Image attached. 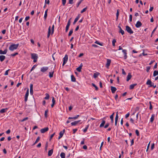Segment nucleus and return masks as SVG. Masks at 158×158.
Returning <instances> with one entry per match:
<instances>
[{
	"label": "nucleus",
	"instance_id": "50",
	"mask_svg": "<svg viewBox=\"0 0 158 158\" xmlns=\"http://www.w3.org/2000/svg\"><path fill=\"white\" fill-rule=\"evenodd\" d=\"M135 133L136 134L137 136H139V131L138 130H135Z\"/></svg>",
	"mask_w": 158,
	"mask_h": 158
},
{
	"label": "nucleus",
	"instance_id": "20",
	"mask_svg": "<svg viewBox=\"0 0 158 158\" xmlns=\"http://www.w3.org/2000/svg\"><path fill=\"white\" fill-rule=\"evenodd\" d=\"M114 113V112L110 116V118L111 120V123H114L113 117Z\"/></svg>",
	"mask_w": 158,
	"mask_h": 158
},
{
	"label": "nucleus",
	"instance_id": "61",
	"mask_svg": "<svg viewBox=\"0 0 158 158\" xmlns=\"http://www.w3.org/2000/svg\"><path fill=\"white\" fill-rule=\"evenodd\" d=\"M130 113H128L125 116V117L126 118H127L130 115Z\"/></svg>",
	"mask_w": 158,
	"mask_h": 158
},
{
	"label": "nucleus",
	"instance_id": "16",
	"mask_svg": "<svg viewBox=\"0 0 158 158\" xmlns=\"http://www.w3.org/2000/svg\"><path fill=\"white\" fill-rule=\"evenodd\" d=\"M117 89L114 87L111 86V90L113 94H114L116 91Z\"/></svg>",
	"mask_w": 158,
	"mask_h": 158
},
{
	"label": "nucleus",
	"instance_id": "27",
	"mask_svg": "<svg viewBox=\"0 0 158 158\" xmlns=\"http://www.w3.org/2000/svg\"><path fill=\"white\" fill-rule=\"evenodd\" d=\"M155 116V115L154 114H153L152 115L151 117L150 118V121L152 123L153 122V121L154 120V118Z\"/></svg>",
	"mask_w": 158,
	"mask_h": 158
},
{
	"label": "nucleus",
	"instance_id": "42",
	"mask_svg": "<svg viewBox=\"0 0 158 158\" xmlns=\"http://www.w3.org/2000/svg\"><path fill=\"white\" fill-rule=\"evenodd\" d=\"M95 44H98L100 46H102L103 45V44H102V43H100L99 42H98V41H96L95 42Z\"/></svg>",
	"mask_w": 158,
	"mask_h": 158
},
{
	"label": "nucleus",
	"instance_id": "13",
	"mask_svg": "<svg viewBox=\"0 0 158 158\" xmlns=\"http://www.w3.org/2000/svg\"><path fill=\"white\" fill-rule=\"evenodd\" d=\"M142 25V24L141 22L139 21H138L137 22L136 24H135V27L137 28H139Z\"/></svg>",
	"mask_w": 158,
	"mask_h": 158
},
{
	"label": "nucleus",
	"instance_id": "9",
	"mask_svg": "<svg viewBox=\"0 0 158 158\" xmlns=\"http://www.w3.org/2000/svg\"><path fill=\"white\" fill-rule=\"evenodd\" d=\"M70 20L69 19L67 23V26L66 27V29H65V31L66 32H67V31L68 30V29H69V27L70 25Z\"/></svg>",
	"mask_w": 158,
	"mask_h": 158
},
{
	"label": "nucleus",
	"instance_id": "44",
	"mask_svg": "<svg viewBox=\"0 0 158 158\" xmlns=\"http://www.w3.org/2000/svg\"><path fill=\"white\" fill-rule=\"evenodd\" d=\"M87 8L86 7L85 8L83 9V10L81 11V13H83V12H84L86 11V10L87 9Z\"/></svg>",
	"mask_w": 158,
	"mask_h": 158
},
{
	"label": "nucleus",
	"instance_id": "35",
	"mask_svg": "<svg viewBox=\"0 0 158 158\" xmlns=\"http://www.w3.org/2000/svg\"><path fill=\"white\" fill-rule=\"evenodd\" d=\"M40 138L39 136L37 138L35 142L33 144V145H34L35 144H36V143H37L39 141L40 139Z\"/></svg>",
	"mask_w": 158,
	"mask_h": 158
},
{
	"label": "nucleus",
	"instance_id": "22",
	"mask_svg": "<svg viewBox=\"0 0 158 158\" xmlns=\"http://www.w3.org/2000/svg\"><path fill=\"white\" fill-rule=\"evenodd\" d=\"M53 152V149H52L50 150L48 152V156H51Z\"/></svg>",
	"mask_w": 158,
	"mask_h": 158
},
{
	"label": "nucleus",
	"instance_id": "49",
	"mask_svg": "<svg viewBox=\"0 0 158 158\" xmlns=\"http://www.w3.org/2000/svg\"><path fill=\"white\" fill-rule=\"evenodd\" d=\"M10 70V69H9L7 70L5 72V73L4 74V75L6 76V75H7L8 74V72Z\"/></svg>",
	"mask_w": 158,
	"mask_h": 158
},
{
	"label": "nucleus",
	"instance_id": "11",
	"mask_svg": "<svg viewBox=\"0 0 158 158\" xmlns=\"http://www.w3.org/2000/svg\"><path fill=\"white\" fill-rule=\"evenodd\" d=\"M111 60L109 59H107V62L106 66V68H108L111 63Z\"/></svg>",
	"mask_w": 158,
	"mask_h": 158
},
{
	"label": "nucleus",
	"instance_id": "45",
	"mask_svg": "<svg viewBox=\"0 0 158 158\" xmlns=\"http://www.w3.org/2000/svg\"><path fill=\"white\" fill-rule=\"evenodd\" d=\"M118 112H117V113L116 115V116H115V121H118Z\"/></svg>",
	"mask_w": 158,
	"mask_h": 158
},
{
	"label": "nucleus",
	"instance_id": "53",
	"mask_svg": "<svg viewBox=\"0 0 158 158\" xmlns=\"http://www.w3.org/2000/svg\"><path fill=\"white\" fill-rule=\"evenodd\" d=\"M52 104H55V100L54 98L53 97H52Z\"/></svg>",
	"mask_w": 158,
	"mask_h": 158
},
{
	"label": "nucleus",
	"instance_id": "38",
	"mask_svg": "<svg viewBox=\"0 0 158 158\" xmlns=\"http://www.w3.org/2000/svg\"><path fill=\"white\" fill-rule=\"evenodd\" d=\"M48 110H46L45 111L44 113V116L45 117L47 118L48 117Z\"/></svg>",
	"mask_w": 158,
	"mask_h": 158
},
{
	"label": "nucleus",
	"instance_id": "33",
	"mask_svg": "<svg viewBox=\"0 0 158 158\" xmlns=\"http://www.w3.org/2000/svg\"><path fill=\"white\" fill-rule=\"evenodd\" d=\"M89 126V124H88L86 126V127L85 128V129L83 130V131L84 133H85Z\"/></svg>",
	"mask_w": 158,
	"mask_h": 158
},
{
	"label": "nucleus",
	"instance_id": "19",
	"mask_svg": "<svg viewBox=\"0 0 158 158\" xmlns=\"http://www.w3.org/2000/svg\"><path fill=\"white\" fill-rule=\"evenodd\" d=\"M6 57L3 55L0 56V60L1 62H2L5 59Z\"/></svg>",
	"mask_w": 158,
	"mask_h": 158
},
{
	"label": "nucleus",
	"instance_id": "14",
	"mask_svg": "<svg viewBox=\"0 0 158 158\" xmlns=\"http://www.w3.org/2000/svg\"><path fill=\"white\" fill-rule=\"evenodd\" d=\"M80 121L81 120L75 121L73 122H72L71 123V124L72 126H76Z\"/></svg>",
	"mask_w": 158,
	"mask_h": 158
},
{
	"label": "nucleus",
	"instance_id": "32",
	"mask_svg": "<svg viewBox=\"0 0 158 158\" xmlns=\"http://www.w3.org/2000/svg\"><path fill=\"white\" fill-rule=\"evenodd\" d=\"M106 121L105 120H102V123L100 125V127H103Z\"/></svg>",
	"mask_w": 158,
	"mask_h": 158
},
{
	"label": "nucleus",
	"instance_id": "34",
	"mask_svg": "<svg viewBox=\"0 0 158 158\" xmlns=\"http://www.w3.org/2000/svg\"><path fill=\"white\" fill-rule=\"evenodd\" d=\"M99 74H100V73H94V75H93V77H94V78H97V77H98V76L99 75Z\"/></svg>",
	"mask_w": 158,
	"mask_h": 158
},
{
	"label": "nucleus",
	"instance_id": "40",
	"mask_svg": "<svg viewBox=\"0 0 158 158\" xmlns=\"http://www.w3.org/2000/svg\"><path fill=\"white\" fill-rule=\"evenodd\" d=\"M73 29H72L69 32V34H68V36H70L73 33Z\"/></svg>",
	"mask_w": 158,
	"mask_h": 158
},
{
	"label": "nucleus",
	"instance_id": "41",
	"mask_svg": "<svg viewBox=\"0 0 158 158\" xmlns=\"http://www.w3.org/2000/svg\"><path fill=\"white\" fill-rule=\"evenodd\" d=\"M92 85H93V86L95 88V90H98V87L97 86H96L95 84L92 83Z\"/></svg>",
	"mask_w": 158,
	"mask_h": 158
},
{
	"label": "nucleus",
	"instance_id": "23",
	"mask_svg": "<svg viewBox=\"0 0 158 158\" xmlns=\"http://www.w3.org/2000/svg\"><path fill=\"white\" fill-rule=\"evenodd\" d=\"M137 84H131L130 85L129 88L130 89H134V87L137 85Z\"/></svg>",
	"mask_w": 158,
	"mask_h": 158
},
{
	"label": "nucleus",
	"instance_id": "39",
	"mask_svg": "<svg viewBox=\"0 0 158 158\" xmlns=\"http://www.w3.org/2000/svg\"><path fill=\"white\" fill-rule=\"evenodd\" d=\"M116 42V40L115 39H114L112 41V45L113 46H115V43Z\"/></svg>",
	"mask_w": 158,
	"mask_h": 158
},
{
	"label": "nucleus",
	"instance_id": "54",
	"mask_svg": "<svg viewBox=\"0 0 158 158\" xmlns=\"http://www.w3.org/2000/svg\"><path fill=\"white\" fill-rule=\"evenodd\" d=\"M18 54V53L16 52L14 54H12L11 55V56H16V55H17Z\"/></svg>",
	"mask_w": 158,
	"mask_h": 158
},
{
	"label": "nucleus",
	"instance_id": "48",
	"mask_svg": "<svg viewBox=\"0 0 158 158\" xmlns=\"http://www.w3.org/2000/svg\"><path fill=\"white\" fill-rule=\"evenodd\" d=\"M132 16L131 15H130L129 16V20L130 22H132Z\"/></svg>",
	"mask_w": 158,
	"mask_h": 158
},
{
	"label": "nucleus",
	"instance_id": "64",
	"mask_svg": "<svg viewBox=\"0 0 158 158\" xmlns=\"http://www.w3.org/2000/svg\"><path fill=\"white\" fill-rule=\"evenodd\" d=\"M130 121L131 122V123H133V124L134 123V121L132 118H130Z\"/></svg>",
	"mask_w": 158,
	"mask_h": 158
},
{
	"label": "nucleus",
	"instance_id": "6",
	"mask_svg": "<svg viewBox=\"0 0 158 158\" xmlns=\"http://www.w3.org/2000/svg\"><path fill=\"white\" fill-rule=\"evenodd\" d=\"M29 95V89H27L26 93L25 95L24 101L25 102H26L27 100L28 97Z\"/></svg>",
	"mask_w": 158,
	"mask_h": 158
},
{
	"label": "nucleus",
	"instance_id": "60",
	"mask_svg": "<svg viewBox=\"0 0 158 158\" xmlns=\"http://www.w3.org/2000/svg\"><path fill=\"white\" fill-rule=\"evenodd\" d=\"M55 133H54L52 134L51 135L50 140H51V139L53 137V136L55 135Z\"/></svg>",
	"mask_w": 158,
	"mask_h": 158
},
{
	"label": "nucleus",
	"instance_id": "63",
	"mask_svg": "<svg viewBox=\"0 0 158 158\" xmlns=\"http://www.w3.org/2000/svg\"><path fill=\"white\" fill-rule=\"evenodd\" d=\"M28 117H26L25 118H24L23 119H22V121L24 122V121L27 120L28 119Z\"/></svg>",
	"mask_w": 158,
	"mask_h": 158
},
{
	"label": "nucleus",
	"instance_id": "15",
	"mask_svg": "<svg viewBox=\"0 0 158 158\" xmlns=\"http://www.w3.org/2000/svg\"><path fill=\"white\" fill-rule=\"evenodd\" d=\"M80 17V15L79 14L77 17L75 19L74 21L73 22V25L75 24L76 23V22L78 21L79 18Z\"/></svg>",
	"mask_w": 158,
	"mask_h": 158
},
{
	"label": "nucleus",
	"instance_id": "56",
	"mask_svg": "<svg viewBox=\"0 0 158 158\" xmlns=\"http://www.w3.org/2000/svg\"><path fill=\"white\" fill-rule=\"evenodd\" d=\"M109 123H107L106 124V125L104 127L105 128H107V127H108V126H109Z\"/></svg>",
	"mask_w": 158,
	"mask_h": 158
},
{
	"label": "nucleus",
	"instance_id": "2",
	"mask_svg": "<svg viewBox=\"0 0 158 158\" xmlns=\"http://www.w3.org/2000/svg\"><path fill=\"white\" fill-rule=\"evenodd\" d=\"M38 57V55L36 53H32L31 54V58L33 60V62L35 63L37 61Z\"/></svg>",
	"mask_w": 158,
	"mask_h": 158
},
{
	"label": "nucleus",
	"instance_id": "57",
	"mask_svg": "<svg viewBox=\"0 0 158 158\" xmlns=\"http://www.w3.org/2000/svg\"><path fill=\"white\" fill-rule=\"evenodd\" d=\"M157 26L156 27V28L152 31V34H151V36H152V34H153V33L156 30L157 28Z\"/></svg>",
	"mask_w": 158,
	"mask_h": 158
},
{
	"label": "nucleus",
	"instance_id": "30",
	"mask_svg": "<svg viewBox=\"0 0 158 158\" xmlns=\"http://www.w3.org/2000/svg\"><path fill=\"white\" fill-rule=\"evenodd\" d=\"M48 9L46 10L45 12V14L44 16V19L45 20L46 19L47 16V12H48Z\"/></svg>",
	"mask_w": 158,
	"mask_h": 158
},
{
	"label": "nucleus",
	"instance_id": "3",
	"mask_svg": "<svg viewBox=\"0 0 158 158\" xmlns=\"http://www.w3.org/2000/svg\"><path fill=\"white\" fill-rule=\"evenodd\" d=\"M19 45V44H12L10 46L9 49L11 51H13L14 50L16 49L17 48Z\"/></svg>",
	"mask_w": 158,
	"mask_h": 158
},
{
	"label": "nucleus",
	"instance_id": "5",
	"mask_svg": "<svg viewBox=\"0 0 158 158\" xmlns=\"http://www.w3.org/2000/svg\"><path fill=\"white\" fill-rule=\"evenodd\" d=\"M68 56L67 55H65V56L63 58V62L62 64V65L64 66L67 62L68 60Z\"/></svg>",
	"mask_w": 158,
	"mask_h": 158
},
{
	"label": "nucleus",
	"instance_id": "29",
	"mask_svg": "<svg viewBox=\"0 0 158 158\" xmlns=\"http://www.w3.org/2000/svg\"><path fill=\"white\" fill-rule=\"evenodd\" d=\"M157 75H158V71H154L153 72V76L155 77Z\"/></svg>",
	"mask_w": 158,
	"mask_h": 158
},
{
	"label": "nucleus",
	"instance_id": "62",
	"mask_svg": "<svg viewBox=\"0 0 158 158\" xmlns=\"http://www.w3.org/2000/svg\"><path fill=\"white\" fill-rule=\"evenodd\" d=\"M154 144L153 143L151 145V149L152 150H153L154 148Z\"/></svg>",
	"mask_w": 158,
	"mask_h": 158
},
{
	"label": "nucleus",
	"instance_id": "7",
	"mask_svg": "<svg viewBox=\"0 0 158 158\" xmlns=\"http://www.w3.org/2000/svg\"><path fill=\"white\" fill-rule=\"evenodd\" d=\"M49 130V128L48 127H46L40 130V132L42 133H44L46 131H48Z\"/></svg>",
	"mask_w": 158,
	"mask_h": 158
},
{
	"label": "nucleus",
	"instance_id": "37",
	"mask_svg": "<svg viewBox=\"0 0 158 158\" xmlns=\"http://www.w3.org/2000/svg\"><path fill=\"white\" fill-rule=\"evenodd\" d=\"M46 97L44 98V99L47 100L49 99V95L48 94L46 93L45 94Z\"/></svg>",
	"mask_w": 158,
	"mask_h": 158
},
{
	"label": "nucleus",
	"instance_id": "58",
	"mask_svg": "<svg viewBox=\"0 0 158 158\" xmlns=\"http://www.w3.org/2000/svg\"><path fill=\"white\" fill-rule=\"evenodd\" d=\"M150 69V66H148L147 67L146 71L147 72H149Z\"/></svg>",
	"mask_w": 158,
	"mask_h": 158
},
{
	"label": "nucleus",
	"instance_id": "36",
	"mask_svg": "<svg viewBox=\"0 0 158 158\" xmlns=\"http://www.w3.org/2000/svg\"><path fill=\"white\" fill-rule=\"evenodd\" d=\"M61 158H65V154L64 152H62L60 154Z\"/></svg>",
	"mask_w": 158,
	"mask_h": 158
},
{
	"label": "nucleus",
	"instance_id": "8",
	"mask_svg": "<svg viewBox=\"0 0 158 158\" xmlns=\"http://www.w3.org/2000/svg\"><path fill=\"white\" fill-rule=\"evenodd\" d=\"M65 132V130L64 129L63 131H61L59 133V136L58 137V139H59L63 136L64 133Z\"/></svg>",
	"mask_w": 158,
	"mask_h": 158
},
{
	"label": "nucleus",
	"instance_id": "1",
	"mask_svg": "<svg viewBox=\"0 0 158 158\" xmlns=\"http://www.w3.org/2000/svg\"><path fill=\"white\" fill-rule=\"evenodd\" d=\"M51 27L50 26H49V27L48 28V34L47 36V37L48 38H49L50 35L51 34V35H52L53 34L54 31V25H53L52 27V32H51Z\"/></svg>",
	"mask_w": 158,
	"mask_h": 158
},
{
	"label": "nucleus",
	"instance_id": "4",
	"mask_svg": "<svg viewBox=\"0 0 158 158\" xmlns=\"http://www.w3.org/2000/svg\"><path fill=\"white\" fill-rule=\"evenodd\" d=\"M126 30L128 33L130 34H132L133 33V31L131 29V28L128 26H126Z\"/></svg>",
	"mask_w": 158,
	"mask_h": 158
},
{
	"label": "nucleus",
	"instance_id": "18",
	"mask_svg": "<svg viewBox=\"0 0 158 158\" xmlns=\"http://www.w3.org/2000/svg\"><path fill=\"white\" fill-rule=\"evenodd\" d=\"M132 75L130 73H129L127 76V81H128L131 78Z\"/></svg>",
	"mask_w": 158,
	"mask_h": 158
},
{
	"label": "nucleus",
	"instance_id": "51",
	"mask_svg": "<svg viewBox=\"0 0 158 158\" xmlns=\"http://www.w3.org/2000/svg\"><path fill=\"white\" fill-rule=\"evenodd\" d=\"M149 104H150L149 109L150 110H151L152 109V105L151 104V102H149Z\"/></svg>",
	"mask_w": 158,
	"mask_h": 158
},
{
	"label": "nucleus",
	"instance_id": "10",
	"mask_svg": "<svg viewBox=\"0 0 158 158\" xmlns=\"http://www.w3.org/2000/svg\"><path fill=\"white\" fill-rule=\"evenodd\" d=\"M48 67H43L41 68L40 71L44 73L47 71L48 70Z\"/></svg>",
	"mask_w": 158,
	"mask_h": 158
},
{
	"label": "nucleus",
	"instance_id": "28",
	"mask_svg": "<svg viewBox=\"0 0 158 158\" xmlns=\"http://www.w3.org/2000/svg\"><path fill=\"white\" fill-rule=\"evenodd\" d=\"M152 82L150 80H148L146 83L147 85H149L150 86H151V85H152Z\"/></svg>",
	"mask_w": 158,
	"mask_h": 158
},
{
	"label": "nucleus",
	"instance_id": "55",
	"mask_svg": "<svg viewBox=\"0 0 158 158\" xmlns=\"http://www.w3.org/2000/svg\"><path fill=\"white\" fill-rule=\"evenodd\" d=\"M150 87H153L154 88H155L156 87V85H154V83L152 82V84L151 85V86H150Z\"/></svg>",
	"mask_w": 158,
	"mask_h": 158
},
{
	"label": "nucleus",
	"instance_id": "24",
	"mask_svg": "<svg viewBox=\"0 0 158 158\" xmlns=\"http://www.w3.org/2000/svg\"><path fill=\"white\" fill-rule=\"evenodd\" d=\"M54 73V71H51V72H49V77L50 78H51L53 77V75Z\"/></svg>",
	"mask_w": 158,
	"mask_h": 158
},
{
	"label": "nucleus",
	"instance_id": "59",
	"mask_svg": "<svg viewBox=\"0 0 158 158\" xmlns=\"http://www.w3.org/2000/svg\"><path fill=\"white\" fill-rule=\"evenodd\" d=\"M73 0H69V3L70 4H73Z\"/></svg>",
	"mask_w": 158,
	"mask_h": 158
},
{
	"label": "nucleus",
	"instance_id": "31",
	"mask_svg": "<svg viewBox=\"0 0 158 158\" xmlns=\"http://www.w3.org/2000/svg\"><path fill=\"white\" fill-rule=\"evenodd\" d=\"M119 15V10L118 9L117 10V13L116 14V20H118Z\"/></svg>",
	"mask_w": 158,
	"mask_h": 158
},
{
	"label": "nucleus",
	"instance_id": "46",
	"mask_svg": "<svg viewBox=\"0 0 158 158\" xmlns=\"http://www.w3.org/2000/svg\"><path fill=\"white\" fill-rule=\"evenodd\" d=\"M81 67H79L76 69V70L79 72H80L81 71Z\"/></svg>",
	"mask_w": 158,
	"mask_h": 158
},
{
	"label": "nucleus",
	"instance_id": "25",
	"mask_svg": "<svg viewBox=\"0 0 158 158\" xmlns=\"http://www.w3.org/2000/svg\"><path fill=\"white\" fill-rule=\"evenodd\" d=\"M79 117V115H77L76 116H75V117H69L68 119H76Z\"/></svg>",
	"mask_w": 158,
	"mask_h": 158
},
{
	"label": "nucleus",
	"instance_id": "47",
	"mask_svg": "<svg viewBox=\"0 0 158 158\" xmlns=\"http://www.w3.org/2000/svg\"><path fill=\"white\" fill-rule=\"evenodd\" d=\"M63 5L64 6L66 3V0H62Z\"/></svg>",
	"mask_w": 158,
	"mask_h": 158
},
{
	"label": "nucleus",
	"instance_id": "52",
	"mask_svg": "<svg viewBox=\"0 0 158 158\" xmlns=\"http://www.w3.org/2000/svg\"><path fill=\"white\" fill-rule=\"evenodd\" d=\"M36 66H37V65H33V66L31 68V72L33 70L36 68Z\"/></svg>",
	"mask_w": 158,
	"mask_h": 158
},
{
	"label": "nucleus",
	"instance_id": "26",
	"mask_svg": "<svg viewBox=\"0 0 158 158\" xmlns=\"http://www.w3.org/2000/svg\"><path fill=\"white\" fill-rule=\"evenodd\" d=\"M71 81L73 82H74L76 81V78L73 75H72L71 76Z\"/></svg>",
	"mask_w": 158,
	"mask_h": 158
},
{
	"label": "nucleus",
	"instance_id": "12",
	"mask_svg": "<svg viewBox=\"0 0 158 158\" xmlns=\"http://www.w3.org/2000/svg\"><path fill=\"white\" fill-rule=\"evenodd\" d=\"M122 52L124 54V58L125 59H126L127 58V51L125 49H123V50Z\"/></svg>",
	"mask_w": 158,
	"mask_h": 158
},
{
	"label": "nucleus",
	"instance_id": "21",
	"mask_svg": "<svg viewBox=\"0 0 158 158\" xmlns=\"http://www.w3.org/2000/svg\"><path fill=\"white\" fill-rule=\"evenodd\" d=\"M6 53V49L4 51H3L2 50H0V54H5Z\"/></svg>",
	"mask_w": 158,
	"mask_h": 158
},
{
	"label": "nucleus",
	"instance_id": "43",
	"mask_svg": "<svg viewBox=\"0 0 158 158\" xmlns=\"http://www.w3.org/2000/svg\"><path fill=\"white\" fill-rule=\"evenodd\" d=\"M119 32L121 33L123 35L124 34V31L122 29H121L120 30H119Z\"/></svg>",
	"mask_w": 158,
	"mask_h": 158
},
{
	"label": "nucleus",
	"instance_id": "17",
	"mask_svg": "<svg viewBox=\"0 0 158 158\" xmlns=\"http://www.w3.org/2000/svg\"><path fill=\"white\" fill-rule=\"evenodd\" d=\"M8 110V108H7L2 109H1L0 111V113H3L6 112Z\"/></svg>",
	"mask_w": 158,
	"mask_h": 158
}]
</instances>
